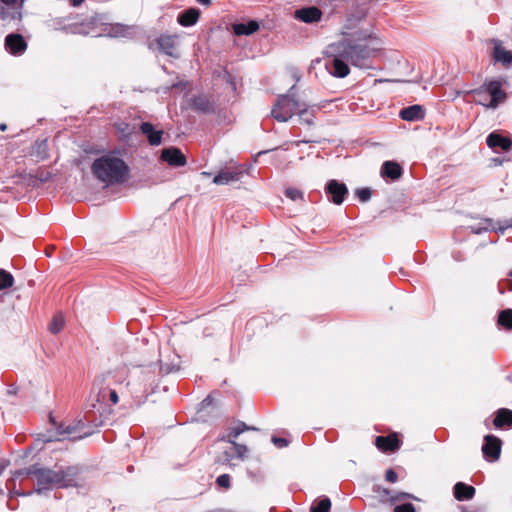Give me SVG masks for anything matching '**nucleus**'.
I'll use <instances>...</instances> for the list:
<instances>
[{
  "mask_svg": "<svg viewBox=\"0 0 512 512\" xmlns=\"http://www.w3.org/2000/svg\"><path fill=\"white\" fill-rule=\"evenodd\" d=\"M0 3L6 6L0 9V17L3 20H19L21 18L18 0H0Z\"/></svg>",
  "mask_w": 512,
  "mask_h": 512,
  "instance_id": "9b49d317",
  "label": "nucleus"
},
{
  "mask_svg": "<svg viewBox=\"0 0 512 512\" xmlns=\"http://www.w3.org/2000/svg\"><path fill=\"white\" fill-rule=\"evenodd\" d=\"M498 324L508 330L512 329V309H506L500 312Z\"/></svg>",
  "mask_w": 512,
  "mask_h": 512,
  "instance_id": "bb28decb",
  "label": "nucleus"
},
{
  "mask_svg": "<svg viewBox=\"0 0 512 512\" xmlns=\"http://www.w3.org/2000/svg\"><path fill=\"white\" fill-rule=\"evenodd\" d=\"M79 469L74 466H69L59 470H52L50 468L39 467L32 465L29 468L18 470L14 474V478L7 482V488L10 490L11 495H31L29 493H20L14 489L15 478L19 476L32 477L35 484V492L42 493L43 491L51 490L53 488H68L77 485Z\"/></svg>",
  "mask_w": 512,
  "mask_h": 512,
  "instance_id": "f257e3e1",
  "label": "nucleus"
},
{
  "mask_svg": "<svg viewBox=\"0 0 512 512\" xmlns=\"http://www.w3.org/2000/svg\"><path fill=\"white\" fill-rule=\"evenodd\" d=\"M108 393L109 394V398H110V401L113 403V404H117L118 401H119V398H118V394L115 390H112V389H109V390H104L103 391V397H105V394Z\"/></svg>",
  "mask_w": 512,
  "mask_h": 512,
  "instance_id": "58836bf2",
  "label": "nucleus"
},
{
  "mask_svg": "<svg viewBox=\"0 0 512 512\" xmlns=\"http://www.w3.org/2000/svg\"><path fill=\"white\" fill-rule=\"evenodd\" d=\"M494 59L508 66L512 63V51L506 50L500 43L496 42L494 46Z\"/></svg>",
  "mask_w": 512,
  "mask_h": 512,
  "instance_id": "5701e85b",
  "label": "nucleus"
},
{
  "mask_svg": "<svg viewBox=\"0 0 512 512\" xmlns=\"http://www.w3.org/2000/svg\"><path fill=\"white\" fill-rule=\"evenodd\" d=\"M242 174L243 170H241L240 167H236L234 170H223L214 177L213 183L217 185H226L239 180Z\"/></svg>",
  "mask_w": 512,
  "mask_h": 512,
  "instance_id": "4468645a",
  "label": "nucleus"
},
{
  "mask_svg": "<svg viewBox=\"0 0 512 512\" xmlns=\"http://www.w3.org/2000/svg\"><path fill=\"white\" fill-rule=\"evenodd\" d=\"M381 173L385 177L396 180L401 176L402 169L398 163L393 161H386L382 165Z\"/></svg>",
  "mask_w": 512,
  "mask_h": 512,
  "instance_id": "b1692460",
  "label": "nucleus"
},
{
  "mask_svg": "<svg viewBox=\"0 0 512 512\" xmlns=\"http://www.w3.org/2000/svg\"><path fill=\"white\" fill-rule=\"evenodd\" d=\"M113 29L117 30V31H116V33H118V32H119L122 36H124V35H125V33H124V32H126V31L128 30V29H126V28H124V27H122V26H120V25H117V26H116V27H114Z\"/></svg>",
  "mask_w": 512,
  "mask_h": 512,
  "instance_id": "79ce46f5",
  "label": "nucleus"
},
{
  "mask_svg": "<svg viewBox=\"0 0 512 512\" xmlns=\"http://www.w3.org/2000/svg\"><path fill=\"white\" fill-rule=\"evenodd\" d=\"M200 16V12L196 8H189L179 14L178 16V23L181 26L188 27L196 24Z\"/></svg>",
  "mask_w": 512,
  "mask_h": 512,
  "instance_id": "4be33fe9",
  "label": "nucleus"
},
{
  "mask_svg": "<svg viewBox=\"0 0 512 512\" xmlns=\"http://www.w3.org/2000/svg\"><path fill=\"white\" fill-rule=\"evenodd\" d=\"M394 512H415V508L411 503H406L396 506Z\"/></svg>",
  "mask_w": 512,
  "mask_h": 512,
  "instance_id": "e433bc0d",
  "label": "nucleus"
},
{
  "mask_svg": "<svg viewBox=\"0 0 512 512\" xmlns=\"http://www.w3.org/2000/svg\"><path fill=\"white\" fill-rule=\"evenodd\" d=\"M406 498L415 499V497H413L411 494L402 492V493H398L395 497L392 498V500L401 501Z\"/></svg>",
  "mask_w": 512,
  "mask_h": 512,
  "instance_id": "a19ab883",
  "label": "nucleus"
},
{
  "mask_svg": "<svg viewBox=\"0 0 512 512\" xmlns=\"http://www.w3.org/2000/svg\"><path fill=\"white\" fill-rule=\"evenodd\" d=\"M161 159L173 167H182L187 163L185 155L176 147L163 149Z\"/></svg>",
  "mask_w": 512,
  "mask_h": 512,
  "instance_id": "1a4fd4ad",
  "label": "nucleus"
},
{
  "mask_svg": "<svg viewBox=\"0 0 512 512\" xmlns=\"http://www.w3.org/2000/svg\"><path fill=\"white\" fill-rule=\"evenodd\" d=\"M7 128L6 124H0V130L5 131Z\"/></svg>",
  "mask_w": 512,
  "mask_h": 512,
  "instance_id": "de8ad7c7",
  "label": "nucleus"
},
{
  "mask_svg": "<svg viewBox=\"0 0 512 512\" xmlns=\"http://www.w3.org/2000/svg\"><path fill=\"white\" fill-rule=\"evenodd\" d=\"M257 430V428L253 426H248L244 422H238L235 426L229 428V431L226 435L220 437L221 441H226L228 443H234L235 439L243 432Z\"/></svg>",
  "mask_w": 512,
  "mask_h": 512,
  "instance_id": "a211bd4d",
  "label": "nucleus"
},
{
  "mask_svg": "<svg viewBox=\"0 0 512 512\" xmlns=\"http://www.w3.org/2000/svg\"><path fill=\"white\" fill-rule=\"evenodd\" d=\"M64 327V318L62 315H56L53 317L49 324V330L53 334L59 333Z\"/></svg>",
  "mask_w": 512,
  "mask_h": 512,
  "instance_id": "473e14b6",
  "label": "nucleus"
},
{
  "mask_svg": "<svg viewBox=\"0 0 512 512\" xmlns=\"http://www.w3.org/2000/svg\"><path fill=\"white\" fill-rule=\"evenodd\" d=\"M231 444L233 445V448H234V454L233 455H229L228 453H226L227 454L226 460H230L234 456H236L238 458H241V459L246 457V454L248 452V448L245 445L236 443L235 441H234V443H231Z\"/></svg>",
  "mask_w": 512,
  "mask_h": 512,
  "instance_id": "2f4dec72",
  "label": "nucleus"
},
{
  "mask_svg": "<svg viewBox=\"0 0 512 512\" xmlns=\"http://www.w3.org/2000/svg\"><path fill=\"white\" fill-rule=\"evenodd\" d=\"M470 92L474 93V94H481L482 93V89H476V90H472Z\"/></svg>",
  "mask_w": 512,
  "mask_h": 512,
  "instance_id": "49530a36",
  "label": "nucleus"
},
{
  "mask_svg": "<svg viewBox=\"0 0 512 512\" xmlns=\"http://www.w3.org/2000/svg\"><path fill=\"white\" fill-rule=\"evenodd\" d=\"M13 283L14 278L12 274L4 269H0V290L11 287Z\"/></svg>",
  "mask_w": 512,
  "mask_h": 512,
  "instance_id": "c756f323",
  "label": "nucleus"
},
{
  "mask_svg": "<svg viewBox=\"0 0 512 512\" xmlns=\"http://www.w3.org/2000/svg\"><path fill=\"white\" fill-rule=\"evenodd\" d=\"M334 50V57L332 60V68L330 69V74L337 78H344L349 75L350 68L347 60L341 56V49L337 44L336 47H332Z\"/></svg>",
  "mask_w": 512,
  "mask_h": 512,
  "instance_id": "423d86ee",
  "label": "nucleus"
},
{
  "mask_svg": "<svg viewBox=\"0 0 512 512\" xmlns=\"http://www.w3.org/2000/svg\"><path fill=\"white\" fill-rule=\"evenodd\" d=\"M3 490L0 488V495L2 494Z\"/></svg>",
  "mask_w": 512,
  "mask_h": 512,
  "instance_id": "3c124183",
  "label": "nucleus"
},
{
  "mask_svg": "<svg viewBox=\"0 0 512 512\" xmlns=\"http://www.w3.org/2000/svg\"><path fill=\"white\" fill-rule=\"evenodd\" d=\"M202 5H209L211 3V0H197Z\"/></svg>",
  "mask_w": 512,
  "mask_h": 512,
  "instance_id": "a18cd8bd",
  "label": "nucleus"
},
{
  "mask_svg": "<svg viewBox=\"0 0 512 512\" xmlns=\"http://www.w3.org/2000/svg\"><path fill=\"white\" fill-rule=\"evenodd\" d=\"M233 32L238 35H251L259 29L258 22L252 20L248 23H237L232 26Z\"/></svg>",
  "mask_w": 512,
  "mask_h": 512,
  "instance_id": "393cba45",
  "label": "nucleus"
},
{
  "mask_svg": "<svg viewBox=\"0 0 512 512\" xmlns=\"http://www.w3.org/2000/svg\"><path fill=\"white\" fill-rule=\"evenodd\" d=\"M193 106L195 109L207 112L211 108L209 100L204 96L195 97L193 99Z\"/></svg>",
  "mask_w": 512,
  "mask_h": 512,
  "instance_id": "7c9ffc66",
  "label": "nucleus"
},
{
  "mask_svg": "<svg viewBox=\"0 0 512 512\" xmlns=\"http://www.w3.org/2000/svg\"><path fill=\"white\" fill-rule=\"evenodd\" d=\"M159 49L169 55L175 56L176 52V36L164 35L157 40Z\"/></svg>",
  "mask_w": 512,
  "mask_h": 512,
  "instance_id": "412c9836",
  "label": "nucleus"
},
{
  "mask_svg": "<svg viewBox=\"0 0 512 512\" xmlns=\"http://www.w3.org/2000/svg\"><path fill=\"white\" fill-rule=\"evenodd\" d=\"M331 501L328 497H324L318 502L312 504L310 512H330Z\"/></svg>",
  "mask_w": 512,
  "mask_h": 512,
  "instance_id": "cd10ccee",
  "label": "nucleus"
},
{
  "mask_svg": "<svg viewBox=\"0 0 512 512\" xmlns=\"http://www.w3.org/2000/svg\"><path fill=\"white\" fill-rule=\"evenodd\" d=\"M482 452L486 459L490 461L498 460L501 452L500 439L494 435H486L482 446Z\"/></svg>",
  "mask_w": 512,
  "mask_h": 512,
  "instance_id": "6e6552de",
  "label": "nucleus"
},
{
  "mask_svg": "<svg viewBox=\"0 0 512 512\" xmlns=\"http://www.w3.org/2000/svg\"><path fill=\"white\" fill-rule=\"evenodd\" d=\"M325 192L334 204L341 205L348 194V188L344 183L332 179L326 184Z\"/></svg>",
  "mask_w": 512,
  "mask_h": 512,
  "instance_id": "0eeeda50",
  "label": "nucleus"
},
{
  "mask_svg": "<svg viewBox=\"0 0 512 512\" xmlns=\"http://www.w3.org/2000/svg\"><path fill=\"white\" fill-rule=\"evenodd\" d=\"M216 483L225 489H228L230 487V476L228 474H222L217 477Z\"/></svg>",
  "mask_w": 512,
  "mask_h": 512,
  "instance_id": "c9c22d12",
  "label": "nucleus"
},
{
  "mask_svg": "<svg viewBox=\"0 0 512 512\" xmlns=\"http://www.w3.org/2000/svg\"><path fill=\"white\" fill-rule=\"evenodd\" d=\"M397 473L392 470V469H389L386 471V474H385V479L388 481V482H391V483H394L397 481Z\"/></svg>",
  "mask_w": 512,
  "mask_h": 512,
  "instance_id": "ea45409f",
  "label": "nucleus"
},
{
  "mask_svg": "<svg viewBox=\"0 0 512 512\" xmlns=\"http://www.w3.org/2000/svg\"><path fill=\"white\" fill-rule=\"evenodd\" d=\"M4 467H0V475L2 474Z\"/></svg>",
  "mask_w": 512,
  "mask_h": 512,
  "instance_id": "09e8293b",
  "label": "nucleus"
},
{
  "mask_svg": "<svg viewBox=\"0 0 512 512\" xmlns=\"http://www.w3.org/2000/svg\"><path fill=\"white\" fill-rule=\"evenodd\" d=\"M271 440L278 448L287 447L289 444L287 439L281 437L273 436Z\"/></svg>",
  "mask_w": 512,
  "mask_h": 512,
  "instance_id": "4c0bfd02",
  "label": "nucleus"
},
{
  "mask_svg": "<svg viewBox=\"0 0 512 512\" xmlns=\"http://www.w3.org/2000/svg\"><path fill=\"white\" fill-rule=\"evenodd\" d=\"M295 17L305 23L317 22L322 17V11L317 7H306L295 11Z\"/></svg>",
  "mask_w": 512,
  "mask_h": 512,
  "instance_id": "ddd939ff",
  "label": "nucleus"
},
{
  "mask_svg": "<svg viewBox=\"0 0 512 512\" xmlns=\"http://www.w3.org/2000/svg\"><path fill=\"white\" fill-rule=\"evenodd\" d=\"M141 132L147 137L148 142L152 146H158L162 142V130H155L154 126L149 122H144L140 126Z\"/></svg>",
  "mask_w": 512,
  "mask_h": 512,
  "instance_id": "2eb2a0df",
  "label": "nucleus"
},
{
  "mask_svg": "<svg viewBox=\"0 0 512 512\" xmlns=\"http://www.w3.org/2000/svg\"><path fill=\"white\" fill-rule=\"evenodd\" d=\"M401 119L405 121H417L424 118L425 113L423 107L420 105H412L403 108L399 113Z\"/></svg>",
  "mask_w": 512,
  "mask_h": 512,
  "instance_id": "6ab92c4d",
  "label": "nucleus"
},
{
  "mask_svg": "<svg viewBox=\"0 0 512 512\" xmlns=\"http://www.w3.org/2000/svg\"><path fill=\"white\" fill-rule=\"evenodd\" d=\"M356 196L361 202H366L371 198V191L368 188H360L356 191Z\"/></svg>",
  "mask_w": 512,
  "mask_h": 512,
  "instance_id": "f704fd0d",
  "label": "nucleus"
},
{
  "mask_svg": "<svg viewBox=\"0 0 512 512\" xmlns=\"http://www.w3.org/2000/svg\"><path fill=\"white\" fill-rule=\"evenodd\" d=\"M493 423L497 428L512 426V411L506 408L499 409Z\"/></svg>",
  "mask_w": 512,
  "mask_h": 512,
  "instance_id": "a878e982",
  "label": "nucleus"
},
{
  "mask_svg": "<svg viewBox=\"0 0 512 512\" xmlns=\"http://www.w3.org/2000/svg\"><path fill=\"white\" fill-rule=\"evenodd\" d=\"M303 102L296 100L291 93L282 95L274 104L271 115L279 122H286L297 115Z\"/></svg>",
  "mask_w": 512,
  "mask_h": 512,
  "instance_id": "20e7f679",
  "label": "nucleus"
},
{
  "mask_svg": "<svg viewBox=\"0 0 512 512\" xmlns=\"http://www.w3.org/2000/svg\"><path fill=\"white\" fill-rule=\"evenodd\" d=\"M91 169L98 180L107 184L124 182L128 173L126 163L112 153L95 159Z\"/></svg>",
  "mask_w": 512,
  "mask_h": 512,
  "instance_id": "7ed1b4c3",
  "label": "nucleus"
},
{
  "mask_svg": "<svg viewBox=\"0 0 512 512\" xmlns=\"http://www.w3.org/2000/svg\"><path fill=\"white\" fill-rule=\"evenodd\" d=\"M511 227H512V219L509 221H506V226L501 229V232L503 233L506 228H511Z\"/></svg>",
  "mask_w": 512,
  "mask_h": 512,
  "instance_id": "c03bdc74",
  "label": "nucleus"
},
{
  "mask_svg": "<svg viewBox=\"0 0 512 512\" xmlns=\"http://www.w3.org/2000/svg\"><path fill=\"white\" fill-rule=\"evenodd\" d=\"M475 495V488L463 482H457L454 486V496L458 501L470 500Z\"/></svg>",
  "mask_w": 512,
  "mask_h": 512,
  "instance_id": "aec40b11",
  "label": "nucleus"
},
{
  "mask_svg": "<svg viewBox=\"0 0 512 512\" xmlns=\"http://www.w3.org/2000/svg\"><path fill=\"white\" fill-rule=\"evenodd\" d=\"M8 506H9V508H10V509H14V507H13V506H11V504H10V503L8 504Z\"/></svg>",
  "mask_w": 512,
  "mask_h": 512,
  "instance_id": "8fccbe9b",
  "label": "nucleus"
},
{
  "mask_svg": "<svg viewBox=\"0 0 512 512\" xmlns=\"http://www.w3.org/2000/svg\"><path fill=\"white\" fill-rule=\"evenodd\" d=\"M338 45L341 49V56L351 65L361 69L371 68L372 59L382 49V41L371 35L357 40H344Z\"/></svg>",
  "mask_w": 512,
  "mask_h": 512,
  "instance_id": "f03ea898",
  "label": "nucleus"
},
{
  "mask_svg": "<svg viewBox=\"0 0 512 512\" xmlns=\"http://www.w3.org/2000/svg\"><path fill=\"white\" fill-rule=\"evenodd\" d=\"M299 120L307 125L313 124V111L309 110L307 105L303 103L302 107L300 108L298 114Z\"/></svg>",
  "mask_w": 512,
  "mask_h": 512,
  "instance_id": "c85d7f7f",
  "label": "nucleus"
},
{
  "mask_svg": "<svg viewBox=\"0 0 512 512\" xmlns=\"http://www.w3.org/2000/svg\"><path fill=\"white\" fill-rule=\"evenodd\" d=\"M285 195L292 201L303 200L304 198L303 192L301 190L292 187L285 190Z\"/></svg>",
  "mask_w": 512,
  "mask_h": 512,
  "instance_id": "72a5a7b5",
  "label": "nucleus"
},
{
  "mask_svg": "<svg viewBox=\"0 0 512 512\" xmlns=\"http://www.w3.org/2000/svg\"><path fill=\"white\" fill-rule=\"evenodd\" d=\"M375 444L382 451H395L399 448V440L396 434L376 437Z\"/></svg>",
  "mask_w": 512,
  "mask_h": 512,
  "instance_id": "f3484780",
  "label": "nucleus"
},
{
  "mask_svg": "<svg viewBox=\"0 0 512 512\" xmlns=\"http://www.w3.org/2000/svg\"><path fill=\"white\" fill-rule=\"evenodd\" d=\"M84 427V422L82 420H78L75 424H70L65 427L60 425L58 427V433L59 435H67L73 440L82 439L90 435V432L88 431L83 432Z\"/></svg>",
  "mask_w": 512,
  "mask_h": 512,
  "instance_id": "9d476101",
  "label": "nucleus"
},
{
  "mask_svg": "<svg viewBox=\"0 0 512 512\" xmlns=\"http://www.w3.org/2000/svg\"><path fill=\"white\" fill-rule=\"evenodd\" d=\"M70 2H71V4H72L73 6H78V5H80L81 3H83V2H84V0H70Z\"/></svg>",
  "mask_w": 512,
  "mask_h": 512,
  "instance_id": "37998d69",
  "label": "nucleus"
},
{
  "mask_svg": "<svg viewBox=\"0 0 512 512\" xmlns=\"http://www.w3.org/2000/svg\"><path fill=\"white\" fill-rule=\"evenodd\" d=\"M486 143L492 149L499 147L503 151H509L512 148V140L496 132H492L487 136Z\"/></svg>",
  "mask_w": 512,
  "mask_h": 512,
  "instance_id": "dca6fc26",
  "label": "nucleus"
},
{
  "mask_svg": "<svg viewBox=\"0 0 512 512\" xmlns=\"http://www.w3.org/2000/svg\"><path fill=\"white\" fill-rule=\"evenodd\" d=\"M503 82L499 80L490 81L485 85V90L490 95V102L485 104L482 101L478 103L484 105L486 108L495 109L497 106L504 102L506 99V93L502 90Z\"/></svg>",
  "mask_w": 512,
  "mask_h": 512,
  "instance_id": "39448f33",
  "label": "nucleus"
},
{
  "mask_svg": "<svg viewBox=\"0 0 512 512\" xmlns=\"http://www.w3.org/2000/svg\"><path fill=\"white\" fill-rule=\"evenodd\" d=\"M6 49L14 55H20L25 52L27 43L20 34H9L5 38Z\"/></svg>",
  "mask_w": 512,
  "mask_h": 512,
  "instance_id": "f8f14e48",
  "label": "nucleus"
}]
</instances>
